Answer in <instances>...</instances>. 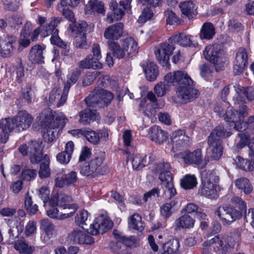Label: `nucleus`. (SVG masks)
<instances>
[{
	"label": "nucleus",
	"instance_id": "obj_1",
	"mask_svg": "<svg viewBox=\"0 0 254 254\" xmlns=\"http://www.w3.org/2000/svg\"><path fill=\"white\" fill-rule=\"evenodd\" d=\"M164 82H160L154 87V92L162 97L169 90L171 86H175V91L180 101L187 103L197 98L198 91L193 86V81L185 71L177 70L166 74Z\"/></svg>",
	"mask_w": 254,
	"mask_h": 254
},
{
	"label": "nucleus",
	"instance_id": "obj_2",
	"mask_svg": "<svg viewBox=\"0 0 254 254\" xmlns=\"http://www.w3.org/2000/svg\"><path fill=\"white\" fill-rule=\"evenodd\" d=\"M38 118L42 128L43 138L49 143L55 139L59 131L64 127L67 121L65 115L61 113L55 117L50 109L43 110Z\"/></svg>",
	"mask_w": 254,
	"mask_h": 254
},
{
	"label": "nucleus",
	"instance_id": "obj_3",
	"mask_svg": "<svg viewBox=\"0 0 254 254\" xmlns=\"http://www.w3.org/2000/svg\"><path fill=\"white\" fill-rule=\"evenodd\" d=\"M90 221L89 214L86 210L79 212L75 217L76 225L92 235L103 234L113 227L112 222L107 215L103 214L97 217L88 226Z\"/></svg>",
	"mask_w": 254,
	"mask_h": 254
},
{
	"label": "nucleus",
	"instance_id": "obj_4",
	"mask_svg": "<svg viewBox=\"0 0 254 254\" xmlns=\"http://www.w3.org/2000/svg\"><path fill=\"white\" fill-rule=\"evenodd\" d=\"M248 116V108L245 105L240 106L238 111L230 109L226 113V119H230L234 127L239 131L254 129V116H250L244 121L245 118Z\"/></svg>",
	"mask_w": 254,
	"mask_h": 254
},
{
	"label": "nucleus",
	"instance_id": "obj_5",
	"mask_svg": "<svg viewBox=\"0 0 254 254\" xmlns=\"http://www.w3.org/2000/svg\"><path fill=\"white\" fill-rule=\"evenodd\" d=\"M233 245L232 238L228 235L216 236L202 245V254H209L213 249L218 254H226L231 251Z\"/></svg>",
	"mask_w": 254,
	"mask_h": 254
},
{
	"label": "nucleus",
	"instance_id": "obj_6",
	"mask_svg": "<svg viewBox=\"0 0 254 254\" xmlns=\"http://www.w3.org/2000/svg\"><path fill=\"white\" fill-rule=\"evenodd\" d=\"M104 161L103 154L102 153L97 154L80 167V173L84 176L91 178L104 175L109 172V169L107 166H102Z\"/></svg>",
	"mask_w": 254,
	"mask_h": 254
},
{
	"label": "nucleus",
	"instance_id": "obj_7",
	"mask_svg": "<svg viewBox=\"0 0 254 254\" xmlns=\"http://www.w3.org/2000/svg\"><path fill=\"white\" fill-rule=\"evenodd\" d=\"M171 166L167 162L158 163L155 168V172L158 175L161 185L165 188L164 192L171 198L176 194L174 188L172 174L170 172Z\"/></svg>",
	"mask_w": 254,
	"mask_h": 254
},
{
	"label": "nucleus",
	"instance_id": "obj_8",
	"mask_svg": "<svg viewBox=\"0 0 254 254\" xmlns=\"http://www.w3.org/2000/svg\"><path fill=\"white\" fill-rule=\"evenodd\" d=\"M219 178L215 173L209 171H203L201 173L202 186L198 193L209 198H215L217 196V183Z\"/></svg>",
	"mask_w": 254,
	"mask_h": 254
},
{
	"label": "nucleus",
	"instance_id": "obj_9",
	"mask_svg": "<svg viewBox=\"0 0 254 254\" xmlns=\"http://www.w3.org/2000/svg\"><path fill=\"white\" fill-rule=\"evenodd\" d=\"M203 55L205 59L214 64L217 71L224 68L227 60L224 51L220 46L209 45L206 46Z\"/></svg>",
	"mask_w": 254,
	"mask_h": 254
},
{
	"label": "nucleus",
	"instance_id": "obj_10",
	"mask_svg": "<svg viewBox=\"0 0 254 254\" xmlns=\"http://www.w3.org/2000/svg\"><path fill=\"white\" fill-rule=\"evenodd\" d=\"M42 141L40 140H31L21 145L18 150L23 155H29L32 164H38L44 158Z\"/></svg>",
	"mask_w": 254,
	"mask_h": 254
},
{
	"label": "nucleus",
	"instance_id": "obj_11",
	"mask_svg": "<svg viewBox=\"0 0 254 254\" xmlns=\"http://www.w3.org/2000/svg\"><path fill=\"white\" fill-rule=\"evenodd\" d=\"M109 6L113 13H109L107 14L106 20L109 23H112L120 20L124 15L125 11L130 10V1L126 0L118 3L117 0H111Z\"/></svg>",
	"mask_w": 254,
	"mask_h": 254
},
{
	"label": "nucleus",
	"instance_id": "obj_12",
	"mask_svg": "<svg viewBox=\"0 0 254 254\" xmlns=\"http://www.w3.org/2000/svg\"><path fill=\"white\" fill-rule=\"evenodd\" d=\"M243 92L242 86L239 85H229L223 88L221 91V97L224 101L239 104L243 103L244 99L242 97Z\"/></svg>",
	"mask_w": 254,
	"mask_h": 254
},
{
	"label": "nucleus",
	"instance_id": "obj_13",
	"mask_svg": "<svg viewBox=\"0 0 254 254\" xmlns=\"http://www.w3.org/2000/svg\"><path fill=\"white\" fill-rule=\"evenodd\" d=\"M174 49V46L172 43H163L160 45L155 52L157 60L163 67H169L170 57L172 54Z\"/></svg>",
	"mask_w": 254,
	"mask_h": 254
},
{
	"label": "nucleus",
	"instance_id": "obj_14",
	"mask_svg": "<svg viewBox=\"0 0 254 254\" xmlns=\"http://www.w3.org/2000/svg\"><path fill=\"white\" fill-rule=\"evenodd\" d=\"M174 158L182 160L186 164H200L202 162V155L200 149H197L192 152L186 150L174 155Z\"/></svg>",
	"mask_w": 254,
	"mask_h": 254
},
{
	"label": "nucleus",
	"instance_id": "obj_15",
	"mask_svg": "<svg viewBox=\"0 0 254 254\" xmlns=\"http://www.w3.org/2000/svg\"><path fill=\"white\" fill-rule=\"evenodd\" d=\"M224 225L229 224L240 216V213L236 209L230 206H220L215 211Z\"/></svg>",
	"mask_w": 254,
	"mask_h": 254
},
{
	"label": "nucleus",
	"instance_id": "obj_16",
	"mask_svg": "<svg viewBox=\"0 0 254 254\" xmlns=\"http://www.w3.org/2000/svg\"><path fill=\"white\" fill-rule=\"evenodd\" d=\"M249 56L245 49H240L236 54L233 62V72L239 75L247 68L248 64Z\"/></svg>",
	"mask_w": 254,
	"mask_h": 254
},
{
	"label": "nucleus",
	"instance_id": "obj_17",
	"mask_svg": "<svg viewBox=\"0 0 254 254\" xmlns=\"http://www.w3.org/2000/svg\"><path fill=\"white\" fill-rule=\"evenodd\" d=\"M16 130L22 131L30 127L34 120V117L26 111H22L14 117Z\"/></svg>",
	"mask_w": 254,
	"mask_h": 254
},
{
	"label": "nucleus",
	"instance_id": "obj_18",
	"mask_svg": "<svg viewBox=\"0 0 254 254\" xmlns=\"http://www.w3.org/2000/svg\"><path fill=\"white\" fill-rule=\"evenodd\" d=\"M68 240L73 243L79 245H91L94 243V240L85 232L79 228H75L71 231L68 235Z\"/></svg>",
	"mask_w": 254,
	"mask_h": 254
},
{
	"label": "nucleus",
	"instance_id": "obj_19",
	"mask_svg": "<svg viewBox=\"0 0 254 254\" xmlns=\"http://www.w3.org/2000/svg\"><path fill=\"white\" fill-rule=\"evenodd\" d=\"M16 41L12 36L3 35L0 37V54L4 58L12 56L13 51L12 44Z\"/></svg>",
	"mask_w": 254,
	"mask_h": 254
},
{
	"label": "nucleus",
	"instance_id": "obj_20",
	"mask_svg": "<svg viewBox=\"0 0 254 254\" xmlns=\"http://www.w3.org/2000/svg\"><path fill=\"white\" fill-rule=\"evenodd\" d=\"M0 128L2 133H0V142L5 143L8 138V134L15 128L16 125L14 118H6L0 120Z\"/></svg>",
	"mask_w": 254,
	"mask_h": 254
},
{
	"label": "nucleus",
	"instance_id": "obj_21",
	"mask_svg": "<svg viewBox=\"0 0 254 254\" xmlns=\"http://www.w3.org/2000/svg\"><path fill=\"white\" fill-rule=\"evenodd\" d=\"M123 33L124 25L122 23H118L106 28L104 32V37L108 41H114L120 39Z\"/></svg>",
	"mask_w": 254,
	"mask_h": 254
},
{
	"label": "nucleus",
	"instance_id": "obj_22",
	"mask_svg": "<svg viewBox=\"0 0 254 254\" xmlns=\"http://www.w3.org/2000/svg\"><path fill=\"white\" fill-rule=\"evenodd\" d=\"M208 144L210 157L213 160H218L223 154V147L221 140L208 138Z\"/></svg>",
	"mask_w": 254,
	"mask_h": 254
},
{
	"label": "nucleus",
	"instance_id": "obj_23",
	"mask_svg": "<svg viewBox=\"0 0 254 254\" xmlns=\"http://www.w3.org/2000/svg\"><path fill=\"white\" fill-rule=\"evenodd\" d=\"M149 137L156 144H162L168 139V134L159 127L154 126L149 129Z\"/></svg>",
	"mask_w": 254,
	"mask_h": 254
},
{
	"label": "nucleus",
	"instance_id": "obj_24",
	"mask_svg": "<svg viewBox=\"0 0 254 254\" xmlns=\"http://www.w3.org/2000/svg\"><path fill=\"white\" fill-rule=\"evenodd\" d=\"M171 139L173 146V149L183 146L188 144L189 138L183 130H178L172 132Z\"/></svg>",
	"mask_w": 254,
	"mask_h": 254
},
{
	"label": "nucleus",
	"instance_id": "obj_25",
	"mask_svg": "<svg viewBox=\"0 0 254 254\" xmlns=\"http://www.w3.org/2000/svg\"><path fill=\"white\" fill-rule=\"evenodd\" d=\"M182 14L187 17L189 19L192 18L197 13V8L191 0L181 2L179 4Z\"/></svg>",
	"mask_w": 254,
	"mask_h": 254
},
{
	"label": "nucleus",
	"instance_id": "obj_26",
	"mask_svg": "<svg viewBox=\"0 0 254 254\" xmlns=\"http://www.w3.org/2000/svg\"><path fill=\"white\" fill-rule=\"evenodd\" d=\"M146 78L149 81L156 79L158 75V69L157 65L153 62H147L142 65Z\"/></svg>",
	"mask_w": 254,
	"mask_h": 254
},
{
	"label": "nucleus",
	"instance_id": "obj_27",
	"mask_svg": "<svg viewBox=\"0 0 254 254\" xmlns=\"http://www.w3.org/2000/svg\"><path fill=\"white\" fill-rule=\"evenodd\" d=\"M146 156L139 154H129L127 157V161H130L134 170H140L146 165Z\"/></svg>",
	"mask_w": 254,
	"mask_h": 254
},
{
	"label": "nucleus",
	"instance_id": "obj_28",
	"mask_svg": "<svg viewBox=\"0 0 254 254\" xmlns=\"http://www.w3.org/2000/svg\"><path fill=\"white\" fill-rule=\"evenodd\" d=\"M169 42L173 43V42H177L180 45L183 47L194 46L192 37L184 33H180L170 38Z\"/></svg>",
	"mask_w": 254,
	"mask_h": 254
},
{
	"label": "nucleus",
	"instance_id": "obj_29",
	"mask_svg": "<svg viewBox=\"0 0 254 254\" xmlns=\"http://www.w3.org/2000/svg\"><path fill=\"white\" fill-rule=\"evenodd\" d=\"M59 195V205L61 208H63L64 210L67 208L73 211V214L78 207L76 204H69L72 200V197L67 194L63 192L58 193Z\"/></svg>",
	"mask_w": 254,
	"mask_h": 254
},
{
	"label": "nucleus",
	"instance_id": "obj_30",
	"mask_svg": "<svg viewBox=\"0 0 254 254\" xmlns=\"http://www.w3.org/2000/svg\"><path fill=\"white\" fill-rule=\"evenodd\" d=\"M79 122L83 125L89 124L91 122H93L98 119V114L94 110L92 111L89 109H86L81 111L79 113Z\"/></svg>",
	"mask_w": 254,
	"mask_h": 254
},
{
	"label": "nucleus",
	"instance_id": "obj_31",
	"mask_svg": "<svg viewBox=\"0 0 254 254\" xmlns=\"http://www.w3.org/2000/svg\"><path fill=\"white\" fill-rule=\"evenodd\" d=\"M79 66L84 69H98L102 67V64L90 55L79 63Z\"/></svg>",
	"mask_w": 254,
	"mask_h": 254
},
{
	"label": "nucleus",
	"instance_id": "obj_32",
	"mask_svg": "<svg viewBox=\"0 0 254 254\" xmlns=\"http://www.w3.org/2000/svg\"><path fill=\"white\" fill-rule=\"evenodd\" d=\"M44 48L40 45L33 46L29 53L28 58L32 63H40L43 61Z\"/></svg>",
	"mask_w": 254,
	"mask_h": 254
},
{
	"label": "nucleus",
	"instance_id": "obj_33",
	"mask_svg": "<svg viewBox=\"0 0 254 254\" xmlns=\"http://www.w3.org/2000/svg\"><path fill=\"white\" fill-rule=\"evenodd\" d=\"M32 30L31 24L29 22H27L21 32L20 37L18 41L20 46L26 47L29 45L30 42L29 37Z\"/></svg>",
	"mask_w": 254,
	"mask_h": 254
},
{
	"label": "nucleus",
	"instance_id": "obj_34",
	"mask_svg": "<svg viewBox=\"0 0 254 254\" xmlns=\"http://www.w3.org/2000/svg\"><path fill=\"white\" fill-rule=\"evenodd\" d=\"M215 34V28L213 25L210 22H205L201 27L199 37L202 40H210Z\"/></svg>",
	"mask_w": 254,
	"mask_h": 254
},
{
	"label": "nucleus",
	"instance_id": "obj_35",
	"mask_svg": "<svg viewBox=\"0 0 254 254\" xmlns=\"http://www.w3.org/2000/svg\"><path fill=\"white\" fill-rule=\"evenodd\" d=\"M77 77L78 73L73 72L68 78L66 83L65 84L64 88L63 90V93L62 95L61 96L59 105H63L65 102L69 89L70 86L76 82Z\"/></svg>",
	"mask_w": 254,
	"mask_h": 254
},
{
	"label": "nucleus",
	"instance_id": "obj_36",
	"mask_svg": "<svg viewBox=\"0 0 254 254\" xmlns=\"http://www.w3.org/2000/svg\"><path fill=\"white\" fill-rule=\"evenodd\" d=\"M195 220L189 215L184 214L178 218L175 224L179 228L190 229L193 227Z\"/></svg>",
	"mask_w": 254,
	"mask_h": 254
},
{
	"label": "nucleus",
	"instance_id": "obj_37",
	"mask_svg": "<svg viewBox=\"0 0 254 254\" xmlns=\"http://www.w3.org/2000/svg\"><path fill=\"white\" fill-rule=\"evenodd\" d=\"M62 18L60 17H53L50 23L44 26L41 30L40 33L43 37H47L54 33L56 30V27L61 23Z\"/></svg>",
	"mask_w": 254,
	"mask_h": 254
},
{
	"label": "nucleus",
	"instance_id": "obj_38",
	"mask_svg": "<svg viewBox=\"0 0 254 254\" xmlns=\"http://www.w3.org/2000/svg\"><path fill=\"white\" fill-rule=\"evenodd\" d=\"M85 102L88 107L92 108H101L100 89H95L86 99Z\"/></svg>",
	"mask_w": 254,
	"mask_h": 254
},
{
	"label": "nucleus",
	"instance_id": "obj_39",
	"mask_svg": "<svg viewBox=\"0 0 254 254\" xmlns=\"http://www.w3.org/2000/svg\"><path fill=\"white\" fill-rule=\"evenodd\" d=\"M235 186L246 194H250L253 190V187L250 181L246 178L241 177L235 181Z\"/></svg>",
	"mask_w": 254,
	"mask_h": 254
},
{
	"label": "nucleus",
	"instance_id": "obj_40",
	"mask_svg": "<svg viewBox=\"0 0 254 254\" xmlns=\"http://www.w3.org/2000/svg\"><path fill=\"white\" fill-rule=\"evenodd\" d=\"M39 175L40 178L43 179L49 177L50 176V169L49 167L50 159L45 155L41 160Z\"/></svg>",
	"mask_w": 254,
	"mask_h": 254
},
{
	"label": "nucleus",
	"instance_id": "obj_41",
	"mask_svg": "<svg viewBox=\"0 0 254 254\" xmlns=\"http://www.w3.org/2000/svg\"><path fill=\"white\" fill-rule=\"evenodd\" d=\"M128 228L130 229L142 231L143 230L141 217L138 213H134L128 219Z\"/></svg>",
	"mask_w": 254,
	"mask_h": 254
},
{
	"label": "nucleus",
	"instance_id": "obj_42",
	"mask_svg": "<svg viewBox=\"0 0 254 254\" xmlns=\"http://www.w3.org/2000/svg\"><path fill=\"white\" fill-rule=\"evenodd\" d=\"M122 46L127 54L135 52L138 49L137 42L130 37L123 39L122 41Z\"/></svg>",
	"mask_w": 254,
	"mask_h": 254
},
{
	"label": "nucleus",
	"instance_id": "obj_43",
	"mask_svg": "<svg viewBox=\"0 0 254 254\" xmlns=\"http://www.w3.org/2000/svg\"><path fill=\"white\" fill-rule=\"evenodd\" d=\"M108 45L110 50L112 52L113 55L119 59L123 58L127 52L124 48L114 41H108Z\"/></svg>",
	"mask_w": 254,
	"mask_h": 254
},
{
	"label": "nucleus",
	"instance_id": "obj_44",
	"mask_svg": "<svg viewBox=\"0 0 254 254\" xmlns=\"http://www.w3.org/2000/svg\"><path fill=\"white\" fill-rule=\"evenodd\" d=\"M52 207L47 211V215L52 218L62 220L70 217L73 214V211H70L67 213H63L60 212L57 208Z\"/></svg>",
	"mask_w": 254,
	"mask_h": 254
},
{
	"label": "nucleus",
	"instance_id": "obj_45",
	"mask_svg": "<svg viewBox=\"0 0 254 254\" xmlns=\"http://www.w3.org/2000/svg\"><path fill=\"white\" fill-rule=\"evenodd\" d=\"M179 247L178 240L172 239L163 245L164 252L162 254H174L178 250Z\"/></svg>",
	"mask_w": 254,
	"mask_h": 254
},
{
	"label": "nucleus",
	"instance_id": "obj_46",
	"mask_svg": "<svg viewBox=\"0 0 254 254\" xmlns=\"http://www.w3.org/2000/svg\"><path fill=\"white\" fill-rule=\"evenodd\" d=\"M231 134V132L228 131L223 126H219L213 130L208 138L215 139V140H221V138L229 137Z\"/></svg>",
	"mask_w": 254,
	"mask_h": 254
},
{
	"label": "nucleus",
	"instance_id": "obj_47",
	"mask_svg": "<svg viewBox=\"0 0 254 254\" xmlns=\"http://www.w3.org/2000/svg\"><path fill=\"white\" fill-rule=\"evenodd\" d=\"M14 248L22 254H32L35 250V248L29 246L23 240H18L14 244Z\"/></svg>",
	"mask_w": 254,
	"mask_h": 254
},
{
	"label": "nucleus",
	"instance_id": "obj_48",
	"mask_svg": "<svg viewBox=\"0 0 254 254\" xmlns=\"http://www.w3.org/2000/svg\"><path fill=\"white\" fill-rule=\"evenodd\" d=\"M87 24L85 21H81L77 24L72 23L70 24L67 28V31L69 33H75L76 35L81 33H86Z\"/></svg>",
	"mask_w": 254,
	"mask_h": 254
},
{
	"label": "nucleus",
	"instance_id": "obj_49",
	"mask_svg": "<svg viewBox=\"0 0 254 254\" xmlns=\"http://www.w3.org/2000/svg\"><path fill=\"white\" fill-rule=\"evenodd\" d=\"M73 45L75 48L78 49L88 48L89 44L87 41L86 34L81 33L76 35L74 39Z\"/></svg>",
	"mask_w": 254,
	"mask_h": 254
},
{
	"label": "nucleus",
	"instance_id": "obj_50",
	"mask_svg": "<svg viewBox=\"0 0 254 254\" xmlns=\"http://www.w3.org/2000/svg\"><path fill=\"white\" fill-rule=\"evenodd\" d=\"M177 204L175 200H172L168 203H166L160 206V212L161 215L164 218L170 217L173 213V207Z\"/></svg>",
	"mask_w": 254,
	"mask_h": 254
},
{
	"label": "nucleus",
	"instance_id": "obj_51",
	"mask_svg": "<svg viewBox=\"0 0 254 254\" xmlns=\"http://www.w3.org/2000/svg\"><path fill=\"white\" fill-rule=\"evenodd\" d=\"M235 161L240 169L245 171H254V167L252 165L251 163L249 160L241 157L237 156Z\"/></svg>",
	"mask_w": 254,
	"mask_h": 254
},
{
	"label": "nucleus",
	"instance_id": "obj_52",
	"mask_svg": "<svg viewBox=\"0 0 254 254\" xmlns=\"http://www.w3.org/2000/svg\"><path fill=\"white\" fill-rule=\"evenodd\" d=\"M25 207L30 215L35 214L38 210V206L36 204H33L31 196L27 192L24 197Z\"/></svg>",
	"mask_w": 254,
	"mask_h": 254
},
{
	"label": "nucleus",
	"instance_id": "obj_53",
	"mask_svg": "<svg viewBox=\"0 0 254 254\" xmlns=\"http://www.w3.org/2000/svg\"><path fill=\"white\" fill-rule=\"evenodd\" d=\"M196 184V179L193 175H187L181 181L182 187L186 190L193 189Z\"/></svg>",
	"mask_w": 254,
	"mask_h": 254
},
{
	"label": "nucleus",
	"instance_id": "obj_54",
	"mask_svg": "<svg viewBox=\"0 0 254 254\" xmlns=\"http://www.w3.org/2000/svg\"><path fill=\"white\" fill-rule=\"evenodd\" d=\"M88 6L93 12L104 14L105 8L104 3L99 0H90Z\"/></svg>",
	"mask_w": 254,
	"mask_h": 254
},
{
	"label": "nucleus",
	"instance_id": "obj_55",
	"mask_svg": "<svg viewBox=\"0 0 254 254\" xmlns=\"http://www.w3.org/2000/svg\"><path fill=\"white\" fill-rule=\"evenodd\" d=\"M57 9L67 20L72 23H75L76 19L74 17V14L71 10L67 7L62 6V5L59 4L57 6Z\"/></svg>",
	"mask_w": 254,
	"mask_h": 254
},
{
	"label": "nucleus",
	"instance_id": "obj_56",
	"mask_svg": "<svg viewBox=\"0 0 254 254\" xmlns=\"http://www.w3.org/2000/svg\"><path fill=\"white\" fill-rule=\"evenodd\" d=\"M100 106H104L109 104L114 98L113 94L103 89H100Z\"/></svg>",
	"mask_w": 254,
	"mask_h": 254
},
{
	"label": "nucleus",
	"instance_id": "obj_57",
	"mask_svg": "<svg viewBox=\"0 0 254 254\" xmlns=\"http://www.w3.org/2000/svg\"><path fill=\"white\" fill-rule=\"evenodd\" d=\"M84 136L88 141L94 144H97L99 142L100 135L94 130H85Z\"/></svg>",
	"mask_w": 254,
	"mask_h": 254
},
{
	"label": "nucleus",
	"instance_id": "obj_58",
	"mask_svg": "<svg viewBox=\"0 0 254 254\" xmlns=\"http://www.w3.org/2000/svg\"><path fill=\"white\" fill-rule=\"evenodd\" d=\"M62 93L63 91H62L61 90H60L59 87L56 86L53 89L50 95L49 98V102L51 103H53L56 100H58L57 106H62V105H59V102L60 101L61 96L62 95Z\"/></svg>",
	"mask_w": 254,
	"mask_h": 254
},
{
	"label": "nucleus",
	"instance_id": "obj_59",
	"mask_svg": "<svg viewBox=\"0 0 254 254\" xmlns=\"http://www.w3.org/2000/svg\"><path fill=\"white\" fill-rule=\"evenodd\" d=\"M37 231V223L35 221H30L26 225L24 229V234L26 237L34 235Z\"/></svg>",
	"mask_w": 254,
	"mask_h": 254
},
{
	"label": "nucleus",
	"instance_id": "obj_60",
	"mask_svg": "<svg viewBox=\"0 0 254 254\" xmlns=\"http://www.w3.org/2000/svg\"><path fill=\"white\" fill-rule=\"evenodd\" d=\"M117 232L116 231H114L113 234L116 236V239L119 241L122 242L125 245L129 247H132L134 245V239L132 237L130 238H126L124 236H122L119 234H116Z\"/></svg>",
	"mask_w": 254,
	"mask_h": 254
},
{
	"label": "nucleus",
	"instance_id": "obj_61",
	"mask_svg": "<svg viewBox=\"0 0 254 254\" xmlns=\"http://www.w3.org/2000/svg\"><path fill=\"white\" fill-rule=\"evenodd\" d=\"M153 15V13L152 10L149 7H147L143 10L141 15L138 18V21L139 23H144L150 19Z\"/></svg>",
	"mask_w": 254,
	"mask_h": 254
},
{
	"label": "nucleus",
	"instance_id": "obj_62",
	"mask_svg": "<svg viewBox=\"0 0 254 254\" xmlns=\"http://www.w3.org/2000/svg\"><path fill=\"white\" fill-rule=\"evenodd\" d=\"M58 33L59 31L58 29L55 30L51 38V42L54 45H57L63 48H65L66 45L59 37Z\"/></svg>",
	"mask_w": 254,
	"mask_h": 254
},
{
	"label": "nucleus",
	"instance_id": "obj_63",
	"mask_svg": "<svg viewBox=\"0 0 254 254\" xmlns=\"http://www.w3.org/2000/svg\"><path fill=\"white\" fill-rule=\"evenodd\" d=\"M100 74V72L94 71L92 72L88 73L84 77L83 80V84L84 86H88L91 84L95 78Z\"/></svg>",
	"mask_w": 254,
	"mask_h": 254
},
{
	"label": "nucleus",
	"instance_id": "obj_64",
	"mask_svg": "<svg viewBox=\"0 0 254 254\" xmlns=\"http://www.w3.org/2000/svg\"><path fill=\"white\" fill-rule=\"evenodd\" d=\"M37 175V171L34 169H27L22 172L23 179L26 181H31L34 179Z\"/></svg>",
	"mask_w": 254,
	"mask_h": 254
}]
</instances>
